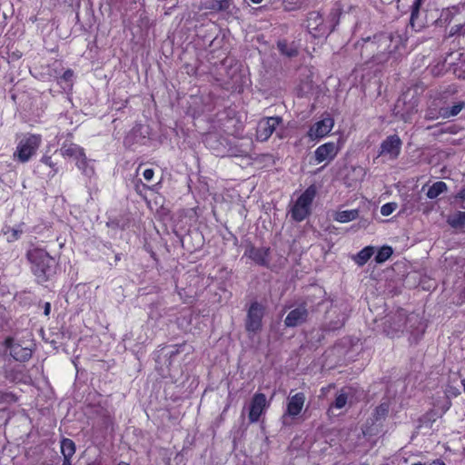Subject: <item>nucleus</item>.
I'll list each match as a JSON object with an SVG mask.
<instances>
[{
	"instance_id": "nucleus-1",
	"label": "nucleus",
	"mask_w": 465,
	"mask_h": 465,
	"mask_svg": "<svg viewBox=\"0 0 465 465\" xmlns=\"http://www.w3.org/2000/svg\"><path fill=\"white\" fill-rule=\"evenodd\" d=\"M27 258L39 282H46L54 273L56 262L45 250L32 248L27 252Z\"/></svg>"
},
{
	"instance_id": "nucleus-2",
	"label": "nucleus",
	"mask_w": 465,
	"mask_h": 465,
	"mask_svg": "<svg viewBox=\"0 0 465 465\" xmlns=\"http://www.w3.org/2000/svg\"><path fill=\"white\" fill-rule=\"evenodd\" d=\"M363 50L368 53H375L372 55L373 61L377 63L384 62L388 59L389 54L391 53L390 46L391 44V37L387 34H381L374 35L372 39L362 40Z\"/></svg>"
},
{
	"instance_id": "nucleus-3",
	"label": "nucleus",
	"mask_w": 465,
	"mask_h": 465,
	"mask_svg": "<svg viewBox=\"0 0 465 465\" xmlns=\"http://www.w3.org/2000/svg\"><path fill=\"white\" fill-rule=\"evenodd\" d=\"M42 143L40 134H25L18 142L13 154L14 160L19 163H27L34 156Z\"/></svg>"
},
{
	"instance_id": "nucleus-4",
	"label": "nucleus",
	"mask_w": 465,
	"mask_h": 465,
	"mask_svg": "<svg viewBox=\"0 0 465 465\" xmlns=\"http://www.w3.org/2000/svg\"><path fill=\"white\" fill-rule=\"evenodd\" d=\"M316 193V186L312 184L298 197L291 210V216L294 221L302 222L310 215Z\"/></svg>"
},
{
	"instance_id": "nucleus-5",
	"label": "nucleus",
	"mask_w": 465,
	"mask_h": 465,
	"mask_svg": "<svg viewBox=\"0 0 465 465\" xmlns=\"http://www.w3.org/2000/svg\"><path fill=\"white\" fill-rule=\"evenodd\" d=\"M5 345L15 361H25L32 356L34 344L31 339L21 340L9 337L5 339Z\"/></svg>"
},
{
	"instance_id": "nucleus-6",
	"label": "nucleus",
	"mask_w": 465,
	"mask_h": 465,
	"mask_svg": "<svg viewBox=\"0 0 465 465\" xmlns=\"http://www.w3.org/2000/svg\"><path fill=\"white\" fill-rule=\"evenodd\" d=\"M306 27L313 37L326 36L333 30L331 24L325 22L322 15L316 11L308 14Z\"/></svg>"
},
{
	"instance_id": "nucleus-7",
	"label": "nucleus",
	"mask_w": 465,
	"mask_h": 465,
	"mask_svg": "<svg viewBox=\"0 0 465 465\" xmlns=\"http://www.w3.org/2000/svg\"><path fill=\"white\" fill-rule=\"evenodd\" d=\"M305 400L306 398L303 392H297L288 397L286 410L282 417L283 425H290L291 422H289V419L293 420L300 415L303 409Z\"/></svg>"
},
{
	"instance_id": "nucleus-8",
	"label": "nucleus",
	"mask_w": 465,
	"mask_h": 465,
	"mask_svg": "<svg viewBox=\"0 0 465 465\" xmlns=\"http://www.w3.org/2000/svg\"><path fill=\"white\" fill-rule=\"evenodd\" d=\"M264 311V306L257 302L251 304L245 322V327L248 331L256 332L261 330Z\"/></svg>"
},
{
	"instance_id": "nucleus-9",
	"label": "nucleus",
	"mask_w": 465,
	"mask_h": 465,
	"mask_svg": "<svg viewBox=\"0 0 465 465\" xmlns=\"http://www.w3.org/2000/svg\"><path fill=\"white\" fill-rule=\"evenodd\" d=\"M401 144L402 142L397 134L390 135L381 143L379 155L394 160L400 155Z\"/></svg>"
},
{
	"instance_id": "nucleus-10",
	"label": "nucleus",
	"mask_w": 465,
	"mask_h": 465,
	"mask_svg": "<svg viewBox=\"0 0 465 465\" xmlns=\"http://www.w3.org/2000/svg\"><path fill=\"white\" fill-rule=\"evenodd\" d=\"M269 407V402L265 394L257 392L255 393L249 406V420L252 423L257 422L265 410Z\"/></svg>"
},
{
	"instance_id": "nucleus-11",
	"label": "nucleus",
	"mask_w": 465,
	"mask_h": 465,
	"mask_svg": "<svg viewBox=\"0 0 465 465\" xmlns=\"http://www.w3.org/2000/svg\"><path fill=\"white\" fill-rule=\"evenodd\" d=\"M334 126V121L331 116H326L313 124L307 135L312 141L319 140L327 136Z\"/></svg>"
},
{
	"instance_id": "nucleus-12",
	"label": "nucleus",
	"mask_w": 465,
	"mask_h": 465,
	"mask_svg": "<svg viewBox=\"0 0 465 465\" xmlns=\"http://www.w3.org/2000/svg\"><path fill=\"white\" fill-rule=\"evenodd\" d=\"M281 123L282 118L278 116L261 120L256 131L257 139L262 142L267 141Z\"/></svg>"
},
{
	"instance_id": "nucleus-13",
	"label": "nucleus",
	"mask_w": 465,
	"mask_h": 465,
	"mask_svg": "<svg viewBox=\"0 0 465 465\" xmlns=\"http://www.w3.org/2000/svg\"><path fill=\"white\" fill-rule=\"evenodd\" d=\"M339 146L334 142H328L320 145L314 151V158L316 163L331 162L339 153Z\"/></svg>"
},
{
	"instance_id": "nucleus-14",
	"label": "nucleus",
	"mask_w": 465,
	"mask_h": 465,
	"mask_svg": "<svg viewBox=\"0 0 465 465\" xmlns=\"http://www.w3.org/2000/svg\"><path fill=\"white\" fill-rule=\"evenodd\" d=\"M308 317V310L304 305H301L292 310L284 320L287 327H296L306 322Z\"/></svg>"
},
{
	"instance_id": "nucleus-15",
	"label": "nucleus",
	"mask_w": 465,
	"mask_h": 465,
	"mask_svg": "<svg viewBox=\"0 0 465 465\" xmlns=\"http://www.w3.org/2000/svg\"><path fill=\"white\" fill-rule=\"evenodd\" d=\"M270 249L266 247L256 248L251 246L245 251V255L251 260L260 265H266L268 263Z\"/></svg>"
},
{
	"instance_id": "nucleus-16",
	"label": "nucleus",
	"mask_w": 465,
	"mask_h": 465,
	"mask_svg": "<svg viewBox=\"0 0 465 465\" xmlns=\"http://www.w3.org/2000/svg\"><path fill=\"white\" fill-rule=\"evenodd\" d=\"M422 2L423 0H414L411 5L410 25L416 32H419L425 27V22L420 16V8L422 5Z\"/></svg>"
},
{
	"instance_id": "nucleus-17",
	"label": "nucleus",
	"mask_w": 465,
	"mask_h": 465,
	"mask_svg": "<svg viewBox=\"0 0 465 465\" xmlns=\"http://www.w3.org/2000/svg\"><path fill=\"white\" fill-rule=\"evenodd\" d=\"M25 232V224L20 223L14 227L5 225L2 229V233L8 242H14L21 238Z\"/></svg>"
},
{
	"instance_id": "nucleus-18",
	"label": "nucleus",
	"mask_w": 465,
	"mask_h": 465,
	"mask_svg": "<svg viewBox=\"0 0 465 465\" xmlns=\"http://www.w3.org/2000/svg\"><path fill=\"white\" fill-rule=\"evenodd\" d=\"M204 8L213 12H232L234 8L232 0H208L204 3Z\"/></svg>"
},
{
	"instance_id": "nucleus-19",
	"label": "nucleus",
	"mask_w": 465,
	"mask_h": 465,
	"mask_svg": "<svg viewBox=\"0 0 465 465\" xmlns=\"http://www.w3.org/2000/svg\"><path fill=\"white\" fill-rule=\"evenodd\" d=\"M59 152L63 157L72 158L75 162L79 159V157L84 156V151L81 146L72 143H64Z\"/></svg>"
},
{
	"instance_id": "nucleus-20",
	"label": "nucleus",
	"mask_w": 465,
	"mask_h": 465,
	"mask_svg": "<svg viewBox=\"0 0 465 465\" xmlns=\"http://www.w3.org/2000/svg\"><path fill=\"white\" fill-rule=\"evenodd\" d=\"M465 108V101H457L452 105L440 108L441 118L448 119L457 116Z\"/></svg>"
},
{
	"instance_id": "nucleus-21",
	"label": "nucleus",
	"mask_w": 465,
	"mask_h": 465,
	"mask_svg": "<svg viewBox=\"0 0 465 465\" xmlns=\"http://www.w3.org/2000/svg\"><path fill=\"white\" fill-rule=\"evenodd\" d=\"M60 448L61 453L64 456L63 465H70V459L75 453L74 442L70 439L64 438L61 440Z\"/></svg>"
},
{
	"instance_id": "nucleus-22",
	"label": "nucleus",
	"mask_w": 465,
	"mask_h": 465,
	"mask_svg": "<svg viewBox=\"0 0 465 465\" xmlns=\"http://www.w3.org/2000/svg\"><path fill=\"white\" fill-rule=\"evenodd\" d=\"M75 164L84 176L89 178L94 176V168L91 161L86 158L85 153H84V156L79 157V159L75 162Z\"/></svg>"
},
{
	"instance_id": "nucleus-23",
	"label": "nucleus",
	"mask_w": 465,
	"mask_h": 465,
	"mask_svg": "<svg viewBox=\"0 0 465 465\" xmlns=\"http://www.w3.org/2000/svg\"><path fill=\"white\" fill-rule=\"evenodd\" d=\"M277 46L281 54L287 57H294L298 54V46L294 42L288 43L282 40L278 42Z\"/></svg>"
},
{
	"instance_id": "nucleus-24",
	"label": "nucleus",
	"mask_w": 465,
	"mask_h": 465,
	"mask_svg": "<svg viewBox=\"0 0 465 465\" xmlns=\"http://www.w3.org/2000/svg\"><path fill=\"white\" fill-rule=\"evenodd\" d=\"M358 216L359 211L357 209L339 211L335 213L334 220L345 223L357 219Z\"/></svg>"
},
{
	"instance_id": "nucleus-25",
	"label": "nucleus",
	"mask_w": 465,
	"mask_h": 465,
	"mask_svg": "<svg viewBox=\"0 0 465 465\" xmlns=\"http://www.w3.org/2000/svg\"><path fill=\"white\" fill-rule=\"evenodd\" d=\"M373 253L374 248L372 246H367L361 250L353 260L359 266H363L371 259Z\"/></svg>"
},
{
	"instance_id": "nucleus-26",
	"label": "nucleus",
	"mask_w": 465,
	"mask_h": 465,
	"mask_svg": "<svg viewBox=\"0 0 465 465\" xmlns=\"http://www.w3.org/2000/svg\"><path fill=\"white\" fill-rule=\"evenodd\" d=\"M447 189L448 186L444 182H436L428 189L427 197L430 199H435L441 193H445Z\"/></svg>"
},
{
	"instance_id": "nucleus-27",
	"label": "nucleus",
	"mask_w": 465,
	"mask_h": 465,
	"mask_svg": "<svg viewBox=\"0 0 465 465\" xmlns=\"http://www.w3.org/2000/svg\"><path fill=\"white\" fill-rule=\"evenodd\" d=\"M447 222L452 228H461L465 225V212L458 211L454 213L448 217Z\"/></svg>"
},
{
	"instance_id": "nucleus-28",
	"label": "nucleus",
	"mask_w": 465,
	"mask_h": 465,
	"mask_svg": "<svg viewBox=\"0 0 465 465\" xmlns=\"http://www.w3.org/2000/svg\"><path fill=\"white\" fill-rule=\"evenodd\" d=\"M393 253L392 248L388 245L382 246L377 252L375 256V261L377 263H382L386 262Z\"/></svg>"
},
{
	"instance_id": "nucleus-29",
	"label": "nucleus",
	"mask_w": 465,
	"mask_h": 465,
	"mask_svg": "<svg viewBox=\"0 0 465 465\" xmlns=\"http://www.w3.org/2000/svg\"><path fill=\"white\" fill-rule=\"evenodd\" d=\"M455 21L459 22V23L455 24L454 25H452L450 27V33H449L450 36L461 35H464V33H465V29H464L465 21L462 23L460 22L458 19H455Z\"/></svg>"
},
{
	"instance_id": "nucleus-30",
	"label": "nucleus",
	"mask_w": 465,
	"mask_h": 465,
	"mask_svg": "<svg viewBox=\"0 0 465 465\" xmlns=\"http://www.w3.org/2000/svg\"><path fill=\"white\" fill-rule=\"evenodd\" d=\"M348 400V395L344 391H341L335 399L334 402L332 403L331 407L335 409H342Z\"/></svg>"
},
{
	"instance_id": "nucleus-31",
	"label": "nucleus",
	"mask_w": 465,
	"mask_h": 465,
	"mask_svg": "<svg viewBox=\"0 0 465 465\" xmlns=\"http://www.w3.org/2000/svg\"><path fill=\"white\" fill-rule=\"evenodd\" d=\"M425 118L427 120H436L441 118V114H440V108L437 109L435 107L430 106L426 111Z\"/></svg>"
},
{
	"instance_id": "nucleus-32",
	"label": "nucleus",
	"mask_w": 465,
	"mask_h": 465,
	"mask_svg": "<svg viewBox=\"0 0 465 465\" xmlns=\"http://www.w3.org/2000/svg\"><path fill=\"white\" fill-rule=\"evenodd\" d=\"M397 208V203H387L381 207V213L383 216L391 215Z\"/></svg>"
},
{
	"instance_id": "nucleus-33",
	"label": "nucleus",
	"mask_w": 465,
	"mask_h": 465,
	"mask_svg": "<svg viewBox=\"0 0 465 465\" xmlns=\"http://www.w3.org/2000/svg\"><path fill=\"white\" fill-rule=\"evenodd\" d=\"M41 162L45 165L49 166L52 169L54 174L58 173V167L55 163L53 162L51 156L46 154L43 155L41 158Z\"/></svg>"
},
{
	"instance_id": "nucleus-34",
	"label": "nucleus",
	"mask_w": 465,
	"mask_h": 465,
	"mask_svg": "<svg viewBox=\"0 0 465 465\" xmlns=\"http://www.w3.org/2000/svg\"><path fill=\"white\" fill-rule=\"evenodd\" d=\"M388 412V405L387 404H381L380 406H378L375 410V414L377 416L376 419H379V418H381V417H384Z\"/></svg>"
},
{
	"instance_id": "nucleus-35",
	"label": "nucleus",
	"mask_w": 465,
	"mask_h": 465,
	"mask_svg": "<svg viewBox=\"0 0 465 465\" xmlns=\"http://www.w3.org/2000/svg\"><path fill=\"white\" fill-rule=\"evenodd\" d=\"M154 171L151 168L145 169L143 172V176L146 181H151L153 178Z\"/></svg>"
},
{
	"instance_id": "nucleus-36",
	"label": "nucleus",
	"mask_w": 465,
	"mask_h": 465,
	"mask_svg": "<svg viewBox=\"0 0 465 465\" xmlns=\"http://www.w3.org/2000/svg\"><path fill=\"white\" fill-rule=\"evenodd\" d=\"M144 189H149V187L147 185H145L144 183H143V182L141 180H139L136 183H135V191L139 193V194H142V191L144 190Z\"/></svg>"
},
{
	"instance_id": "nucleus-37",
	"label": "nucleus",
	"mask_w": 465,
	"mask_h": 465,
	"mask_svg": "<svg viewBox=\"0 0 465 465\" xmlns=\"http://www.w3.org/2000/svg\"><path fill=\"white\" fill-rule=\"evenodd\" d=\"M451 406V401L450 399H446L442 404V406L440 407V410L442 412H446Z\"/></svg>"
},
{
	"instance_id": "nucleus-38",
	"label": "nucleus",
	"mask_w": 465,
	"mask_h": 465,
	"mask_svg": "<svg viewBox=\"0 0 465 465\" xmlns=\"http://www.w3.org/2000/svg\"><path fill=\"white\" fill-rule=\"evenodd\" d=\"M456 198L465 202V185L457 193Z\"/></svg>"
},
{
	"instance_id": "nucleus-39",
	"label": "nucleus",
	"mask_w": 465,
	"mask_h": 465,
	"mask_svg": "<svg viewBox=\"0 0 465 465\" xmlns=\"http://www.w3.org/2000/svg\"><path fill=\"white\" fill-rule=\"evenodd\" d=\"M73 75H74L73 71L67 70L64 73L63 79H64L65 81H70L72 79Z\"/></svg>"
},
{
	"instance_id": "nucleus-40",
	"label": "nucleus",
	"mask_w": 465,
	"mask_h": 465,
	"mask_svg": "<svg viewBox=\"0 0 465 465\" xmlns=\"http://www.w3.org/2000/svg\"><path fill=\"white\" fill-rule=\"evenodd\" d=\"M459 393H460V391L458 390H453V391L447 390L446 391V399L447 398L449 399V394H451L453 396H457Z\"/></svg>"
},
{
	"instance_id": "nucleus-41",
	"label": "nucleus",
	"mask_w": 465,
	"mask_h": 465,
	"mask_svg": "<svg viewBox=\"0 0 465 465\" xmlns=\"http://www.w3.org/2000/svg\"><path fill=\"white\" fill-rule=\"evenodd\" d=\"M50 311H51V305H50V303H49V302H46V303L45 304V312H45V315H49Z\"/></svg>"
},
{
	"instance_id": "nucleus-42",
	"label": "nucleus",
	"mask_w": 465,
	"mask_h": 465,
	"mask_svg": "<svg viewBox=\"0 0 465 465\" xmlns=\"http://www.w3.org/2000/svg\"><path fill=\"white\" fill-rule=\"evenodd\" d=\"M430 465H445V463L440 460H436Z\"/></svg>"
},
{
	"instance_id": "nucleus-43",
	"label": "nucleus",
	"mask_w": 465,
	"mask_h": 465,
	"mask_svg": "<svg viewBox=\"0 0 465 465\" xmlns=\"http://www.w3.org/2000/svg\"><path fill=\"white\" fill-rule=\"evenodd\" d=\"M342 324H343V322L340 321L338 323H336L335 326L331 327V329H337V328L341 327Z\"/></svg>"
},
{
	"instance_id": "nucleus-44",
	"label": "nucleus",
	"mask_w": 465,
	"mask_h": 465,
	"mask_svg": "<svg viewBox=\"0 0 465 465\" xmlns=\"http://www.w3.org/2000/svg\"><path fill=\"white\" fill-rule=\"evenodd\" d=\"M253 4H261L263 0H251Z\"/></svg>"
},
{
	"instance_id": "nucleus-45",
	"label": "nucleus",
	"mask_w": 465,
	"mask_h": 465,
	"mask_svg": "<svg viewBox=\"0 0 465 465\" xmlns=\"http://www.w3.org/2000/svg\"><path fill=\"white\" fill-rule=\"evenodd\" d=\"M330 388H331V385L328 386L327 388H322V391L324 393L325 391L329 390Z\"/></svg>"
},
{
	"instance_id": "nucleus-46",
	"label": "nucleus",
	"mask_w": 465,
	"mask_h": 465,
	"mask_svg": "<svg viewBox=\"0 0 465 465\" xmlns=\"http://www.w3.org/2000/svg\"><path fill=\"white\" fill-rule=\"evenodd\" d=\"M448 132H449V133L453 134V133H454V130H453V128H452V127H450V128L448 129Z\"/></svg>"
},
{
	"instance_id": "nucleus-47",
	"label": "nucleus",
	"mask_w": 465,
	"mask_h": 465,
	"mask_svg": "<svg viewBox=\"0 0 465 465\" xmlns=\"http://www.w3.org/2000/svg\"><path fill=\"white\" fill-rule=\"evenodd\" d=\"M461 383H462V385H463V389H464V391H465V380H462V381H461Z\"/></svg>"
},
{
	"instance_id": "nucleus-48",
	"label": "nucleus",
	"mask_w": 465,
	"mask_h": 465,
	"mask_svg": "<svg viewBox=\"0 0 465 465\" xmlns=\"http://www.w3.org/2000/svg\"><path fill=\"white\" fill-rule=\"evenodd\" d=\"M412 465H424V464H422V463H420V462H418V463H414V464H412Z\"/></svg>"
},
{
	"instance_id": "nucleus-49",
	"label": "nucleus",
	"mask_w": 465,
	"mask_h": 465,
	"mask_svg": "<svg viewBox=\"0 0 465 465\" xmlns=\"http://www.w3.org/2000/svg\"><path fill=\"white\" fill-rule=\"evenodd\" d=\"M118 465H129V464L122 462V463H119Z\"/></svg>"
},
{
	"instance_id": "nucleus-50",
	"label": "nucleus",
	"mask_w": 465,
	"mask_h": 465,
	"mask_svg": "<svg viewBox=\"0 0 465 465\" xmlns=\"http://www.w3.org/2000/svg\"><path fill=\"white\" fill-rule=\"evenodd\" d=\"M361 465H367V464H365V463H362V464H361Z\"/></svg>"
}]
</instances>
